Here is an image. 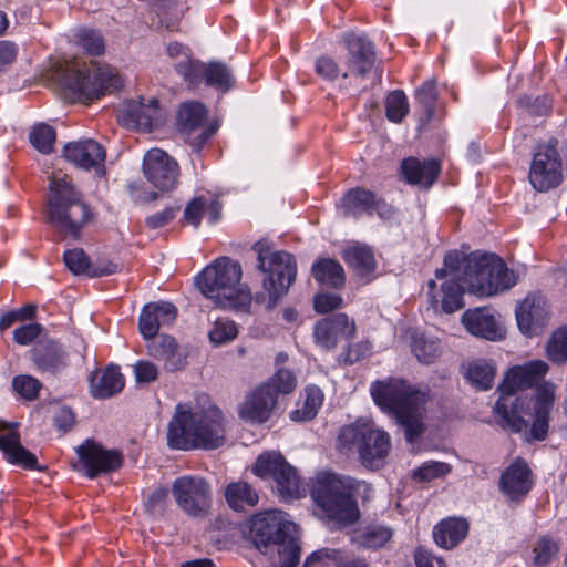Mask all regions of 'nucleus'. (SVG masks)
I'll list each match as a JSON object with an SVG mask.
<instances>
[{"label": "nucleus", "mask_w": 567, "mask_h": 567, "mask_svg": "<svg viewBox=\"0 0 567 567\" xmlns=\"http://www.w3.org/2000/svg\"><path fill=\"white\" fill-rule=\"evenodd\" d=\"M517 277L494 254L450 251L444 267L427 282L429 302L435 312L453 313L464 307L463 291L489 297L516 285Z\"/></svg>", "instance_id": "1"}, {"label": "nucleus", "mask_w": 567, "mask_h": 567, "mask_svg": "<svg viewBox=\"0 0 567 567\" xmlns=\"http://www.w3.org/2000/svg\"><path fill=\"white\" fill-rule=\"evenodd\" d=\"M225 417L220 409L179 403L167 427V444L175 450H215L225 444Z\"/></svg>", "instance_id": "2"}, {"label": "nucleus", "mask_w": 567, "mask_h": 567, "mask_svg": "<svg viewBox=\"0 0 567 567\" xmlns=\"http://www.w3.org/2000/svg\"><path fill=\"white\" fill-rule=\"evenodd\" d=\"M93 210L70 176L53 173L49 183L44 217L62 239L79 240L93 219Z\"/></svg>", "instance_id": "3"}, {"label": "nucleus", "mask_w": 567, "mask_h": 567, "mask_svg": "<svg viewBox=\"0 0 567 567\" xmlns=\"http://www.w3.org/2000/svg\"><path fill=\"white\" fill-rule=\"evenodd\" d=\"M373 401L384 412L393 415L404 427L408 441L412 442L423 431V416L429 391L415 389L405 381L390 379L371 384Z\"/></svg>", "instance_id": "4"}, {"label": "nucleus", "mask_w": 567, "mask_h": 567, "mask_svg": "<svg viewBox=\"0 0 567 567\" xmlns=\"http://www.w3.org/2000/svg\"><path fill=\"white\" fill-rule=\"evenodd\" d=\"M297 526L281 511L271 509L251 518L250 530L257 548L270 555L271 567H297L300 547L295 538Z\"/></svg>", "instance_id": "5"}, {"label": "nucleus", "mask_w": 567, "mask_h": 567, "mask_svg": "<svg viewBox=\"0 0 567 567\" xmlns=\"http://www.w3.org/2000/svg\"><path fill=\"white\" fill-rule=\"evenodd\" d=\"M548 364L543 360H533L509 369L498 386L501 396L494 406L497 423L503 429L520 433L523 429L528 426L523 415L526 413V409L529 408V402L525 399L513 398V394L517 390L532 388L538 383L548 372Z\"/></svg>", "instance_id": "6"}, {"label": "nucleus", "mask_w": 567, "mask_h": 567, "mask_svg": "<svg viewBox=\"0 0 567 567\" xmlns=\"http://www.w3.org/2000/svg\"><path fill=\"white\" fill-rule=\"evenodd\" d=\"M241 276L239 262L219 257L197 276L196 285L217 307L248 311L252 297L249 288L240 284Z\"/></svg>", "instance_id": "7"}, {"label": "nucleus", "mask_w": 567, "mask_h": 567, "mask_svg": "<svg viewBox=\"0 0 567 567\" xmlns=\"http://www.w3.org/2000/svg\"><path fill=\"white\" fill-rule=\"evenodd\" d=\"M252 249L257 254L258 269L268 275L262 284L265 292L257 293L255 301L272 309L296 279V261L286 251L272 250L266 240L257 241Z\"/></svg>", "instance_id": "8"}, {"label": "nucleus", "mask_w": 567, "mask_h": 567, "mask_svg": "<svg viewBox=\"0 0 567 567\" xmlns=\"http://www.w3.org/2000/svg\"><path fill=\"white\" fill-rule=\"evenodd\" d=\"M353 489V480L322 472L312 481L311 497L329 519L348 525L359 517Z\"/></svg>", "instance_id": "9"}, {"label": "nucleus", "mask_w": 567, "mask_h": 567, "mask_svg": "<svg viewBox=\"0 0 567 567\" xmlns=\"http://www.w3.org/2000/svg\"><path fill=\"white\" fill-rule=\"evenodd\" d=\"M64 83L79 100L97 99L122 86V80L113 68L81 64L76 60L66 62Z\"/></svg>", "instance_id": "10"}, {"label": "nucleus", "mask_w": 567, "mask_h": 567, "mask_svg": "<svg viewBox=\"0 0 567 567\" xmlns=\"http://www.w3.org/2000/svg\"><path fill=\"white\" fill-rule=\"evenodd\" d=\"M252 473L260 478H271L277 492L285 498H299L302 495L297 470L279 452L260 454L252 466Z\"/></svg>", "instance_id": "11"}, {"label": "nucleus", "mask_w": 567, "mask_h": 567, "mask_svg": "<svg viewBox=\"0 0 567 567\" xmlns=\"http://www.w3.org/2000/svg\"><path fill=\"white\" fill-rule=\"evenodd\" d=\"M529 183L537 192H548L563 182V163L558 141L549 138L537 144L528 174Z\"/></svg>", "instance_id": "12"}, {"label": "nucleus", "mask_w": 567, "mask_h": 567, "mask_svg": "<svg viewBox=\"0 0 567 567\" xmlns=\"http://www.w3.org/2000/svg\"><path fill=\"white\" fill-rule=\"evenodd\" d=\"M172 494L178 507L188 515L205 513L210 502L209 484L199 476L184 475L172 485Z\"/></svg>", "instance_id": "13"}, {"label": "nucleus", "mask_w": 567, "mask_h": 567, "mask_svg": "<svg viewBox=\"0 0 567 567\" xmlns=\"http://www.w3.org/2000/svg\"><path fill=\"white\" fill-rule=\"evenodd\" d=\"M117 121L127 128L150 132L164 122V112L155 97L130 100L118 109Z\"/></svg>", "instance_id": "14"}, {"label": "nucleus", "mask_w": 567, "mask_h": 567, "mask_svg": "<svg viewBox=\"0 0 567 567\" xmlns=\"http://www.w3.org/2000/svg\"><path fill=\"white\" fill-rule=\"evenodd\" d=\"M143 172L154 187L171 190L177 183L178 164L164 151L152 148L144 156Z\"/></svg>", "instance_id": "15"}, {"label": "nucleus", "mask_w": 567, "mask_h": 567, "mask_svg": "<svg viewBox=\"0 0 567 567\" xmlns=\"http://www.w3.org/2000/svg\"><path fill=\"white\" fill-rule=\"evenodd\" d=\"M276 405L275 391H271L270 384L261 383L246 394L239 404L238 415L248 423L262 424L270 419Z\"/></svg>", "instance_id": "16"}, {"label": "nucleus", "mask_w": 567, "mask_h": 567, "mask_svg": "<svg viewBox=\"0 0 567 567\" xmlns=\"http://www.w3.org/2000/svg\"><path fill=\"white\" fill-rule=\"evenodd\" d=\"M519 331L526 337L542 333L549 317L546 299L540 295H528L515 310Z\"/></svg>", "instance_id": "17"}, {"label": "nucleus", "mask_w": 567, "mask_h": 567, "mask_svg": "<svg viewBox=\"0 0 567 567\" xmlns=\"http://www.w3.org/2000/svg\"><path fill=\"white\" fill-rule=\"evenodd\" d=\"M354 333V320L346 313L326 317L319 320L313 328L316 343L326 350L336 348L341 340L352 338Z\"/></svg>", "instance_id": "18"}, {"label": "nucleus", "mask_w": 567, "mask_h": 567, "mask_svg": "<svg viewBox=\"0 0 567 567\" xmlns=\"http://www.w3.org/2000/svg\"><path fill=\"white\" fill-rule=\"evenodd\" d=\"M349 56L347 60V71L342 73V78L350 75L364 78L372 71L375 64V51L373 44L362 35L349 33L344 35Z\"/></svg>", "instance_id": "19"}, {"label": "nucleus", "mask_w": 567, "mask_h": 567, "mask_svg": "<svg viewBox=\"0 0 567 567\" xmlns=\"http://www.w3.org/2000/svg\"><path fill=\"white\" fill-rule=\"evenodd\" d=\"M80 463L91 478L103 472L118 468L122 456L117 451H109L93 441L87 440L76 449Z\"/></svg>", "instance_id": "20"}, {"label": "nucleus", "mask_w": 567, "mask_h": 567, "mask_svg": "<svg viewBox=\"0 0 567 567\" xmlns=\"http://www.w3.org/2000/svg\"><path fill=\"white\" fill-rule=\"evenodd\" d=\"M207 111L202 103L186 102L181 105L177 120L181 131L186 135L198 132L190 141V144L199 151L206 141L214 134L215 130L204 127Z\"/></svg>", "instance_id": "21"}, {"label": "nucleus", "mask_w": 567, "mask_h": 567, "mask_svg": "<svg viewBox=\"0 0 567 567\" xmlns=\"http://www.w3.org/2000/svg\"><path fill=\"white\" fill-rule=\"evenodd\" d=\"M104 147L94 140L70 142L63 147V157L75 167L96 172L103 167L105 161Z\"/></svg>", "instance_id": "22"}, {"label": "nucleus", "mask_w": 567, "mask_h": 567, "mask_svg": "<svg viewBox=\"0 0 567 567\" xmlns=\"http://www.w3.org/2000/svg\"><path fill=\"white\" fill-rule=\"evenodd\" d=\"M177 317L176 307L166 301L145 305L138 317V330L145 340L158 337L162 327L171 326Z\"/></svg>", "instance_id": "23"}, {"label": "nucleus", "mask_w": 567, "mask_h": 567, "mask_svg": "<svg viewBox=\"0 0 567 567\" xmlns=\"http://www.w3.org/2000/svg\"><path fill=\"white\" fill-rule=\"evenodd\" d=\"M0 451L4 458L13 465L25 470L38 468L35 455L20 443L17 424L0 421Z\"/></svg>", "instance_id": "24"}, {"label": "nucleus", "mask_w": 567, "mask_h": 567, "mask_svg": "<svg viewBox=\"0 0 567 567\" xmlns=\"http://www.w3.org/2000/svg\"><path fill=\"white\" fill-rule=\"evenodd\" d=\"M462 323L471 334L489 341L502 340L506 334L505 328L488 308L465 311Z\"/></svg>", "instance_id": "25"}, {"label": "nucleus", "mask_w": 567, "mask_h": 567, "mask_svg": "<svg viewBox=\"0 0 567 567\" xmlns=\"http://www.w3.org/2000/svg\"><path fill=\"white\" fill-rule=\"evenodd\" d=\"M499 486L513 501L524 497L533 486L528 465L520 458L513 462L501 475Z\"/></svg>", "instance_id": "26"}, {"label": "nucleus", "mask_w": 567, "mask_h": 567, "mask_svg": "<svg viewBox=\"0 0 567 567\" xmlns=\"http://www.w3.org/2000/svg\"><path fill=\"white\" fill-rule=\"evenodd\" d=\"M147 353L164 363L165 370L178 371L186 365V358L179 351L176 340L168 334H161L146 340Z\"/></svg>", "instance_id": "27"}, {"label": "nucleus", "mask_w": 567, "mask_h": 567, "mask_svg": "<svg viewBox=\"0 0 567 567\" xmlns=\"http://www.w3.org/2000/svg\"><path fill=\"white\" fill-rule=\"evenodd\" d=\"M401 171L406 183L430 188L441 172V165L436 159L409 157L402 162Z\"/></svg>", "instance_id": "28"}, {"label": "nucleus", "mask_w": 567, "mask_h": 567, "mask_svg": "<svg viewBox=\"0 0 567 567\" xmlns=\"http://www.w3.org/2000/svg\"><path fill=\"white\" fill-rule=\"evenodd\" d=\"M390 449V435L382 429L375 427L372 422V431L369 433V439L364 441L360 453L362 464L369 468H379L384 464Z\"/></svg>", "instance_id": "29"}, {"label": "nucleus", "mask_w": 567, "mask_h": 567, "mask_svg": "<svg viewBox=\"0 0 567 567\" xmlns=\"http://www.w3.org/2000/svg\"><path fill=\"white\" fill-rule=\"evenodd\" d=\"M371 431L372 422L368 420H358L341 427L337 440V449L346 454L354 451L360 454Z\"/></svg>", "instance_id": "30"}, {"label": "nucleus", "mask_w": 567, "mask_h": 567, "mask_svg": "<svg viewBox=\"0 0 567 567\" xmlns=\"http://www.w3.org/2000/svg\"><path fill=\"white\" fill-rule=\"evenodd\" d=\"M125 384V379L116 367H107L96 372L91 379V393L96 399H107L120 393Z\"/></svg>", "instance_id": "31"}, {"label": "nucleus", "mask_w": 567, "mask_h": 567, "mask_svg": "<svg viewBox=\"0 0 567 567\" xmlns=\"http://www.w3.org/2000/svg\"><path fill=\"white\" fill-rule=\"evenodd\" d=\"M468 523L463 518H446L439 523L433 530L435 543L442 548H453L467 535Z\"/></svg>", "instance_id": "32"}, {"label": "nucleus", "mask_w": 567, "mask_h": 567, "mask_svg": "<svg viewBox=\"0 0 567 567\" xmlns=\"http://www.w3.org/2000/svg\"><path fill=\"white\" fill-rule=\"evenodd\" d=\"M33 361L40 371L54 374L66 367L68 357L60 344L50 342L34 351Z\"/></svg>", "instance_id": "33"}, {"label": "nucleus", "mask_w": 567, "mask_h": 567, "mask_svg": "<svg viewBox=\"0 0 567 567\" xmlns=\"http://www.w3.org/2000/svg\"><path fill=\"white\" fill-rule=\"evenodd\" d=\"M63 260L68 269L74 275H89L91 277H101L111 275L115 271L116 265L109 264L104 268H95L90 264L86 254L79 248L66 250L63 254Z\"/></svg>", "instance_id": "34"}, {"label": "nucleus", "mask_w": 567, "mask_h": 567, "mask_svg": "<svg viewBox=\"0 0 567 567\" xmlns=\"http://www.w3.org/2000/svg\"><path fill=\"white\" fill-rule=\"evenodd\" d=\"M344 261L354 269L358 276L368 277L377 267L372 250L362 244H354L343 250Z\"/></svg>", "instance_id": "35"}, {"label": "nucleus", "mask_w": 567, "mask_h": 567, "mask_svg": "<svg viewBox=\"0 0 567 567\" xmlns=\"http://www.w3.org/2000/svg\"><path fill=\"white\" fill-rule=\"evenodd\" d=\"M199 70L194 72V83L195 84L200 78L205 79V82L209 86H215L217 89L227 91L234 84V78L231 71L227 65L220 62H212L209 64H204L200 62Z\"/></svg>", "instance_id": "36"}, {"label": "nucleus", "mask_w": 567, "mask_h": 567, "mask_svg": "<svg viewBox=\"0 0 567 567\" xmlns=\"http://www.w3.org/2000/svg\"><path fill=\"white\" fill-rule=\"evenodd\" d=\"M225 498L230 508L245 511L258 504L257 492L246 482H234L226 486Z\"/></svg>", "instance_id": "37"}, {"label": "nucleus", "mask_w": 567, "mask_h": 567, "mask_svg": "<svg viewBox=\"0 0 567 567\" xmlns=\"http://www.w3.org/2000/svg\"><path fill=\"white\" fill-rule=\"evenodd\" d=\"M168 56L175 59V70L189 84L194 83V72L199 70L200 62L190 56L189 49L182 43L172 42L166 48Z\"/></svg>", "instance_id": "38"}, {"label": "nucleus", "mask_w": 567, "mask_h": 567, "mask_svg": "<svg viewBox=\"0 0 567 567\" xmlns=\"http://www.w3.org/2000/svg\"><path fill=\"white\" fill-rule=\"evenodd\" d=\"M411 348L417 361L423 364H432L436 362L443 353L440 340L425 334L415 336Z\"/></svg>", "instance_id": "39"}, {"label": "nucleus", "mask_w": 567, "mask_h": 567, "mask_svg": "<svg viewBox=\"0 0 567 567\" xmlns=\"http://www.w3.org/2000/svg\"><path fill=\"white\" fill-rule=\"evenodd\" d=\"M313 278L330 287H340L344 284L342 266L333 259H322L312 266Z\"/></svg>", "instance_id": "40"}, {"label": "nucleus", "mask_w": 567, "mask_h": 567, "mask_svg": "<svg viewBox=\"0 0 567 567\" xmlns=\"http://www.w3.org/2000/svg\"><path fill=\"white\" fill-rule=\"evenodd\" d=\"M323 402V393L320 388L310 385L305 389L303 400L301 408L291 413L293 421H309L312 420Z\"/></svg>", "instance_id": "41"}, {"label": "nucleus", "mask_w": 567, "mask_h": 567, "mask_svg": "<svg viewBox=\"0 0 567 567\" xmlns=\"http://www.w3.org/2000/svg\"><path fill=\"white\" fill-rule=\"evenodd\" d=\"M466 379L478 390L492 388L495 378V367L485 360H475L467 367Z\"/></svg>", "instance_id": "42"}, {"label": "nucleus", "mask_w": 567, "mask_h": 567, "mask_svg": "<svg viewBox=\"0 0 567 567\" xmlns=\"http://www.w3.org/2000/svg\"><path fill=\"white\" fill-rule=\"evenodd\" d=\"M377 195L365 188L350 189L342 198L343 206L351 213L365 212L372 214V207L375 203Z\"/></svg>", "instance_id": "43"}, {"label": "nucleus", "mask_w": 567, "mask_h": 567, "mask_svg": "<svg viewBox=\"0 0 567 567\" xmlns=\"http://www.w3.org/2000/svg\"><path fill=\"white\" fill-rule=\"evenodd\" d=\"M546 357L555 364L567 362V326L559 327L546 343Z\"/></svg>", "instance_id": "44"}, {"label": "nucleus", "mask_w": 567, "mask_h": 567, "mask_svg": "<svg viewBox=\"0 0 567 567\" xmlns=\"http://www.w3.org/2000/svg\"><path fill=\"white\" fill-rule=\"evenodd\" d=\"M31 144L41 153L49 154L53 150L55 142V131L48 124H37L32 127L29 135Z\"/></svg>", "instance_id": "45"}, {"label": "nucleus", "mask_w": 567, "mask_h": 567, "mask_svg": "<svg viewBox=\"0 0 567 567\" xmlns=\"http://www.w3.org/2000/svg\"><path fill=\"white\" fill-rule=\"evenodd\" d=\"M451 472V465L444 462L429 461L415 468L412 478L419 483L442 478Z\"/></svg>", "instance_id": "46"}, {"label": "nucleus", "mask_w": 567, "mask_h": 567, "mask_svg": "<svg viewBox=\"0 0 567 567\" xmlns=\"http://www.w3.org/2000/svg\"><path fill=\"white\" fill-rule=\"evenodd\" d=\"M408 112V99L402 91H393L386 96L385 114L389 121L400 123Z\"/></svg>", "instance_id": "47"}, {"label": "nucleus", "mask_w": 567, "mask_h": 567, "mask_svg": "<svg viewBox=\"0 0 567 567\" xmlns=\"http://www.w3.org/2000/svg\"><path fill=\"white\" fill-rule=\"evenodd\" d=\"M417 103L425 112L426 121H431L434 116V106L437 99L435 81L424 82L415 92Z\"/></svg>", "instance_id": "48"}, {"label": "nucleus", "mask_w": 567, "mask_h": 567, "mask_svg": "<svg viewBox=\"0 0 567 567\" xmlns=\"http://www.w3.org/2000/svg\"><path fill=\"white\" fill-rule=\"evenodd\" d=\"M238 333L237 326L228 319H217L209 331V340L214 344H223L233 341Z\"/></svg>", "instance_id": "49"}, {"label": "nucleus", "mask_w": 567, "mask_h": 567, "mask_svg": "<svg viewBox=\"0 0 567 567\" xmlns=\"http://www.w3.org/2000/svg\"><path fill=\"white\" fill-rule=\"evenodd\" d=\"M75 39L78 45L87 54L100 55L104 52V40L96 31L82 29L75 34Z\"/></svg>", "instance_id": "50"}, {"label": "nucleus", "mask_w": 567, "mask_h": 567, "mask_svg": "<svg viewBox=\"0 0 567 567\" xmlns=\"http://www.w3.org/2000/svg\"><path fill=\"white\" fill-rule=\"evenodd\" d=\"M262 384H270L271 391H275L276 399L278 394L291 393L297 385L295 374L286 369H279L267 382Z\"/></svg>", "instance_id": "51"}, {"label": "nucleus", "mask_w": 567, "mask_h": 567, "mask_svg": "<svg viewBox=\"0 0 567 567\" xmlns=\"http://www.w3.org/2000/svg\"><path fill=\"white\" fill-rule=\"evenodd\" d=\"M549 414L550 412L544 409L534 410V421L530 430L527 431L526 427L520 431H525V437L527 441H544L546 439L549 429Z\"/></svg>", "instance_id": "52"}, {"label": "nucleus", "mask_w": 567, "mask_h": 567, "mask_svg": "<svg viewBox=\"0 0 567 567\" xmlns=\"http://www.w3.org/2000/svg\"><path fill=\"white\" fill-rule=\"evenodd\" d=\"M534 564L538 567L548 565L558 553V545L550 538H540L534 547Z\"/></svg>", "instance_id": "53"}, {"label": "nucleus", "mask_w": 567, "mask_h": 567, "mask_svg": "<svg viewBox=\"0 0 567 567\" xmlns=\"http://www.w3.org/2000/svg\"><path fill=\"white\" fill-rule=\"evenodd\" d=\"M392 536V533L386 527H373L363 532L359 536V543L368 548H378L383 546Z\"/></svg>", "instance_id": "54"}, {"label": "nucleus", "mask_w": 567, "mask_h": 567, "mask_svg": "<svg viewBox=\"0 0 567 567\" xmlns=\"http://www.w3.org/2000/svg\"><path fill=\"white\" fill-rule=\"evenodd\" d=\"M12 388L22 398L33 400L41 389V383L31 375H18L12 380Z\"/></svg>", "instance_id": "55"}, {"label": "nucleus", "mask_w": 567, "mask_h": 567, "mask_svg": "<svg viewBox=\"0 0 567 567\" xmlns=\"http://www.w3.org/2000/svg\"><path fill=\"white\" fill-rule=\"evenodd\" d=\"M555 392L556 386L554 383L546 381L539 384L536 389V401L534 404V410L544 409L550 412L555 401Z\"/></svg>", "instance_id": "56"}, {"label": "nucleus", "mask_w": 567, "mask_h": 567, "mask_svg": "<svg viewBox=\"0 0 567 567\" xmlns=\"http://www.w3.org/2000/svg\"><path fill=\"white\" fill-rule=\"evenodd\" d=\"M316 73L327 81H334L342 75L339 65L330 56H320L315 63Z\"/></svg>", "instance_id": "57"}, {"label": "nucleus", "mask_w": 567, "mask_h": 567, "mask_svg": "<svg viewBox=\"0 0 567 567\" xmlns=\"http://www.w3.org/2000/svg\"><path fill=\"white\" fill-rule=\"evenodd\" d=\"M342 298L337 293H318L313 299V307L318 313H327L341 308Z\"/></svg>", "instance_id": "58"}, {"label": "nucleus", "mask_w": 567, "mask_h": 567, "mask_svg": "<svg viewBox=\"0 0 567 567\" xmlns=\"http://www.w3.org/2000/svg\"><path fill=\"white\" fill-rule=\"evenodd\" d=\"M205 212V196H199L190 200L184 210V219L186 223L198 227Z\"/></svg>", "instance_id": "59"}, {"label": "nucleus", "mask_w": 567, "mask_h": 567, "mask_svg": "<svg viewBox=\"0 0 567 567\" xmlns=\"http://www.w3.org/2000/svg\"><path fill=\"white\" fill-rule=\"evenodd\" d=\"M134 374L138 383H151L157 379L158 369L153 362L141 360L134 364Z\"/></svg>", "instance_id": "60"}, {"label": "nucleus", "mask_w": 567, "mask_h": 567, "mask_svg": "<svg viewBox=\"0 0 567 567\" xmlns=\"http://www.w3.org/2000/svg\"><path fill=\"white\" fill-rule=\"evenodd\" d=\"M179 207H166L162 212H157L145 219V224L151 229H157L169 224L178 213Z\"/></svg>", "instance_id": "61"}, {"label": "nucleus", "mask_w": 567, "mask_h": 567, "mask_svg": "<svg viewBox=\"0 0 567 567\" xmlns=\"http://www.w3.org/2000/svg\"><path fill=\"white\" fill-rule=\"evenodd\" d=\"M41 326L38 323L24 324L13 331V339L19 344H29L39 337Z\"/></svg>", "instance_id": "62"}, {"label": "nucleus", "mask_w": 567, "mask_h": 567, "mask_svg": "<svg viewBox=\"0 0 567 567\" xmlns=\"http://www.w3.org/2000/svg\"><path fill=\"white\" fill-rule=\"evenodd\" d=\"M414 561L417 567H446L441 558L433 556L422 547L415 549Z\"/></svg>", "instance_id": "63"}, {"label": "nucleus", "mask_w": 567, "mask_h": 567, "mask_svg": "<svg viewBox=\"0 0 567 567\" xmlns=\"http://www.w3.org/2000/svg\"><path fill=\"white\" fill-rule=\"evenodd\" d=\"M53 421L59 430L66 432L74 425L75 415L71 409L61 408L55 412Z\"/></svg>", "instance_id": "64"}]
</instances>
